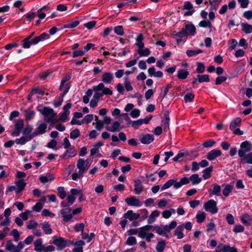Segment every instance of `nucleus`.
Returning <instances> with one entry per match:
<instances>
[{
    "label": "nucleus",
    "mask_w": 252,
    "mask_h": 252,
    "mask_svg": "<svg viewBox=\"0 0 252 252\" xmlns=\"http://www.w3.org/2000/svg\"><path fill=\"white\" fill-rule=\"evenodd\" d=\"M203 208L207 212L212 214H216L218 211L217 206V202L213 199L209 200L204 203Z\"/></svg>",
    "instance_id": "obj_7"
},
{
    "label": "nucleus",
    "mask_w": 252,
    "mask_h": 252,
    "mask_svg": "<svg viewBox=\"0 0 252 252\" xmlns=\"http://www.w3.org/2000/svg\"><path fill=\"white\" fill-rule=\"evenodd\" d=\"M93 90L95 93L93 95V98L99 101L100 97L103 95L102 92H101V90L97 87V85L93 87Z\"/></svg>",
    "instance_id": "obj_35"
},
{
    "label": "nucleus",
    "mask_w": 252,
    "mask_h": 252,
    "mask_svg": "<svg viewBox=\"0 0 252 252\" xmlns=\"http://www.w3.org/2000/svg\"><path fill=\"white\" fill-rule=\"evenodd\" d=\"M199 26L202 28H208L211 29L212 27V24L210 21L208 20H202L198 24Z\"/></svg>",
    "instance_id": "obj_48"
},
{
    "label": "nucleus",
    "mask_w": 252,
    "mask_h": 252,
    "mask_svg": "<svg viewBox=\"0 0 252 252\" xmlns=\"http://www.w3.org/2000/svg\"><path fill=\"white\" fill-rule=\"evenodd\" d=\"M21 218L23 220H26L29 217H32V212L30 210H26L24 212H22L20 214Z\"/></svg>",
    "instance_id": "obj_52"
},
{
    "label": "nucleus",
    "mask_w": 252,
    "mask_h": 252,
    "mask_svg": "<svg viewBox=\"0 0 252 252\" xmlns=\"http://www.w3.org/2000/svg\"><path fill=\"white\" fill-rule=\"evenodd\" d=\"M97 87L101 90L103 95H112L113 94L112 91L109 88L105 87L103 83H99Z\"/></svg>",
    "instance_id": "obj_27"
},
{
    "label": "nucleus",
    "mask_w": 252,
    "mask_h": 252,
    "mask_svg": "<svg viewBox=\"0 0 252 252\" xmlns=\"http://www.w3.org/2000/svg\"><path fill=\"white\" fill-rule=\"evenodd\" d=\"M54 179L53 175L49 173L46 175H41L39 176V180L43 184L53 181Z\"/></svg>",
    "instance_id": "obj_21"
},
{
    "label": "nucleus",
    "mask_w": 252,
    "mask_h": 252,
    "mask_svg": "<svg viewBox=\"0 0 252 252\" xmlns=\"http://www.w3.org/2000/svg\"><path fill=\"white\" fill-rule=\"evenodd\" d=\"M14 185L17 189V191L20 193L24 189L27 183L23 179H19L14 182Z\"/></svg>",
    "instance_id": "obj_24"
},
{
    "label": "nucleus",
    "mask_w": 252,
    "mask_h": 252,
    "mask_svg": "<svg viewBox=\"0 0 252 252\" xmlns=\"http://www.w3.org/2000/svg\"><path fill=\"white\" fill-rule=\"evenodd\" d=\"M137 243V240L135 237L129 236L127 238L126 244L128 246H133Z\"/></svg>",
    "instance_id": "obj_57"
},
{
    "label": "nucleus",
    "mask_w": 252,
    "mask_h": 252,
    "mask_svg": "<svg viewBox=\"0 0 252 252\" xmlns=\"http://www.w3.org/2000/svg\"><path fill=\"white\" fill-rule=\"evenodd\" d=\"M197 79L199 83H200L203 82H209L210 81L209 76L207 74L198 75Z\"/></svg>",
    "instance_id": "obj_49"
},
{
    "label": "nucleus",
    "mask_w": 252,
    "mask_h": 252,
    "mask_svg": "<svg viewBox=\"0 0 252 252\" xmlns=\"http://www.w3.org/2000/svg\"><path fill=\"white\" fill-rule=\"evenodd\" d=\"M95 123L93 124L94 125L95 128L98 131H100L104 127V124L102 120H99L98 119L97 117H95Z\"/></svg>",
    "instance_id": "obj_46"
},
{
    "label": "nucleus",
    "mask_w": 252,
    "mask_h": 252,
    "mask_svg": "<svg viewBox=\"0 0 252 252\" xmlns=\"http://www.w3.org/2000/svg\"><path fill=\"white\" fill-rule=\"evenodd\" d=\"M124 217L130 221L137 220L140 218V214L134 213L132 210H128L124 215Z\"/></svg>",
    "instance_id": "obj_13"
},
{
    "label": "nucleus",
    "mask_w": 252,
    "mask_h": 252,
    "mask_svg": "<svg viewBox=\"0 0 252 252\" xmlns=\"http://www.w3.org/2000/svg\"><path fill=\"white\" fill-rule=\"evenodd\" d=\"M77 154V151L73 147H70L67 149L65 153L61 156L62 158H73Z\"/></svg>",
    "instance_id": "obj_17"
},
{
    "label": "nucleus",
    "mask_w": 252,
    "mask_h": 252,
    "mask_svg": "<svg viewBox=\"0 0 252 252\" xmlns=\"http://www.w3.org/2000/svg\"><path fill=\"white\" fill-rule=\"evenodd\" d=\"M153 228L155 229L156 233H158V235L166 237H168V235L167 234H166L165 231H164L162 225H153Z\"/></svg>",
    "instance_id": "obj_36"
},
{
    "label": "nucleus",
    "mask_w": 252,
    "mask_h": 252,
    "mask_svg": "<svg viewBox=\"0 0 252 252\" xmlns=\"http://www.w3.org/2000/svg\"><path fill=\"white\" fill-rule=\"evenodd\" d=\"M213 170V167L210 166L208 168H205L203 171V178L204 180H206L211 177V172Z\"/></svg>",
    "instance_id": "obj_45"
},
{
    "label": "nucleus",
    "mask_w": 252,
    "mask_h": 252,
    "mask_svg": "<svg viewBox=\"0 0 252 252\" xmlns=\"http://www.w3.org/2000/svg\"><path fill=\"white\" fill-rule=\"evenodd\" d=\"M42 243V239L39 238L36 240L34 242V250L37 252H42V250L44 248V246Z\"/></svg>",
    "instance_id": "obj_26"
},
{
    "label": "nucleus",
    "mask_w": 252,
    "mask_h": 252,
    "mask_svg": "<svg viewBox=\"0 0 252 252\" xmlns=\"http://www.w3.org/2000/svg\"><path fill=\"white\" fill-rule=\"evenodd\" d=\"M184 9L187 10L184 15V16H191L194 12L192 4L189 1H186L184 5Z\"/></svg>",
    "instance_id": "obj_18"
},
{
    "label": "nucleus",
    "mask_w": 252,
    "mask_h": 252,
    "mask_svg": "<svg viewBox=\"0 0 252 252\" xmlns=\"http://www.w3.org/2000/svg\"><path fill=\"white\" fill-rule=\"evenodd\" d=\"M11 235L13 236L15 242H17L19 240L20 234L16 229H14L11 231Z\"/></svg>",
    "instance_id": "obj_62"
},
{
    "label": "nucleus",
    "mask_w": 252,
    "mask_h": 252,
    "mask_svg": "<svg viewBox=\"0 0 252 252\" xmlns=\"http://www.w3.org/2000/svg\"><path fill=\"white\" fill-rule=\"evenodd\" d=\"M5 248L9 252H20L23 249V243L19 242L17 245H15L11 240H9L6 242Z\"/></svg>",
    "instance_id": "obj_4"
},
{
    "label": "nucleus",
    "mask_w": 252,
    "mask_h": 252,
    "mask_svg": "<svg viewBox=\"0 0 252 252\" xmlns=\"http://www.w3.org/2000/svg\"><path fill=\"white\" fill-rule=\"evenodd\" d=\"M166 247V242L162 240L158 242L156 246V252H164Z\"/></svg>",
    "instance_id": "obj_30"
},
{
    "label": "nucleus",
    "mask_w": 252,
    "mask_h": 252,
    "mask_svg": "<svg viewBox=\"0 0 252 252\" xmlns=\"http://www.w3.org/2000/svg\"><path fill=\"white\" fill-rule=\"evenodd\" d=\"M70 86L68 83L61 84L60 89L62 92V96L63 97L68 92Z\"/></svg>",
    "instance_id": "obj_39"
},
{
    "label": "nucleus",
    "mask_w": 252,
    "mask_h": 252,
    "mask_svg": "<svg viewBox=\"0 0 252 252\" xmlns=\"http://www.w3.org/2000/svg\"><path fill=\"white\" fill-rule=\"evenodd\" d=\"M140 114V111L138 109H133L130 113V115L132 118H138Z\"/></svg>",
    "instance_id": "obj_64"
},
{
    "label": "nucleus",
    "mask_w": 252,
    "mask_h": 252,
    "mask_svg": "<svg viewBox=\"0 0 252 252\" xmlns=\"http://www.w3.org/2000/svg\"><path fill=\"white\" fill-rule=\"evenodd\" d=\"M128 206L139 208L143 205V202L135 196L127 197L125 200Z\"/></svg>",
    "instance_id": "obj_9"
},
{
    "label": "nucleus",
    "mask_w": 252,
    "mask_h": 252,
    "mask_svg": "<svg viewBox=\"0 0 252 252\" xmlns=\"http://www.w3.org/2000/svg\"><path fill=\"white\" fill-rule=\"evenodd\" d=\"M79 24V21L78 20L70 22V23L64 25V28L73 29L76 27Z\"/></svg>",
    "instance_id": "obj_55"
},
{
    "label": "nucleus",
    "mask_w": 252,
    "mask_h": 252,
    "mask_svg": "<svg viewBox=\"0 0 252 252\" xmlns=\"http://www.w3.org/2000/svg\"><path fill=\"white\" fill-rule=\"evenodd\" d=\"M137 52L140 57H147L151 54V51L148 48L144 49L143 48L137 49Z\"/></svg>",
    "instance_id": "obj_43"
},
{
    "label": "nucleus",
    "mask_w": 252,
    "mask_h": 252,
    "mask_svg": "<svg viewBox=\"0 0 252 252\" xmlns=\"http://www.w3.org/2000/svg\"><path fill=\"white\" fill-rule=\"evenodd\" d=\"M114 32L119 36H123L124 34V28L122 26H117L114 28Z\"/></svg>",
    "instance_id": "obj_51"
},
{
    "label": "nucleus",
    "mask_w": 252,
    "mask_h": 252,
    "mask_svg": "<svg viewBox=\"0 0 252 252\" xmlns=\"http://www.w3.org/2000/svg\"><path fill=\"white\" fill-rule=\"evenodd\" d=\"M241 162L252 164V152L249 153L247 155H245L244 157L241 158Z\"/></svg>",
    "instance_id": "obj_41"
},
{
    "label": "nucleus",
    "mask_w": 252,
    "mask_h": 252,
    "mask_svg": "<svg viewBox=\"0 0 252 252\" xmlns=\"http://www.w3.org/2000/svg\"><path fill=\"white\" fill-rule=\"evenodd\" d=\"M252 150V144L248 141H245L241 143L240 148L238 150V155L240 158L244 157L246 153L251 151Z\"/></svg>",
    "instance_id": "obj_5"
},
{
    "label": "nucleus",
    "mask_w": 252,
    "mask_h": 252,
    "mask_svg": "<svg viewBox=\"0 0 252 252\" xmlns=\"http://www.w3.org/2000/svg\"><path fill=\"white\" fill-rule=\"evenodd\" d=\"M41 215L44 217H49L53 218L55 216V214L52 213L49 210L44 209L42 210Z\"/></svg>",
    "instance_id": "obj_60"
},
{
    "label": "nucleus",
    "mask_w": 252,
    "mask_h": 252,
    "mask_svg": "<svg viewBox=\"0 0 252 252\" xmlns=\"http://www.w3.org/2000/svg\"><path fill=\"white\" fill-rule=\"evenodd\" d=\"M206 218V214L203 212H199L196 215V221L198 223L202 222Z\"/></svg>",
    "instance_id": "obj_50"
},
{
    "label": "nucleus",
    "mask_w": 252,
    "mask_h": 252,
    "mask_svg": "<svg viewBox=\"0 0 252 252\" xmlns=\"http://www.w3.org/2000/svg\"><path fill=\"white\" fill-rule=\"evenodd\" d=\"M144 39V37L143 33H139L137 35V36L135 38L136 42L135 43V45L138 49L143 48L144 47V43L143 42Z\"/></svg>",
    "instance_id": "obj_19"
},
{
    "label": "nucleus",
    "mask_w": 252,
    "mask_h": 252,
    "mask_svg": "<svg viewBox=\"0 0 252 252\" xmlns=\"http://www.w3.org/2000/svg\"><path fill=\"white\" fill-rule=\"evenodd\" d=\"M42 228L44 232L47 235H50L52 233V229L49 222H43L42 225Z\"/></svg>",
    "instance_id": "obj_32"
},
{
    "label": "nucleus",
    "mask_w": 252,
    "mask_h": 252,
    "mask_svg": "<svg viewBox=\"0 0 252 252\" xmlns=\"http://www.w3.org/2000/svg\"><path fill=\"white\" fill-rule=\"evenodd\" d=\"M160 212L157 210L153 211L148 218L147 222L148 224H152L154 223L156 219L159 217Z\"/></svg>",
    "instance_id": "obj_23"
},
{
    "label": "nucleus",
    "mask_w": 252,
    "mask_h": 252,
    "mask_svg": "<svg viewBox=\"0 0 252 252\" xmlns=\"http://www.w3.org/2000/svg\"><path fill=\"white\" fill-rule=\"evenodd\" d=\"M47 125L45 123L39 124L36 130L32 134V137H34L38 135L43 134L45 133Z\"/></svg>",
    "instance_id": "obj_12"
},
{
    "label": "nucleus",
    "mask_w": 252,
    "mask_h": 252,
    "mask_svg": "<svg viewBox=\"0 0 252 252\" xmlns=\"http://www.w3.org/2000/svg\"><path fill=\"white\" fill-rule=\"evenodd\" d=\"M80 135V132L77 128L71 131L70 133V138L72 139H75Z\"/></svg>",
    "instance_id": "obj_56"
},
{
    "label": "nucleus",
    "mask_w": 252,
    "mask_h": 252,
    "mask_svg": "<svg viewBox=\"0 0 252 252\" xmlns=\"http://www.w3.org/2000/svg\"><path fill=\"white\" fill-rule=\"evenodd\" d=\"M93 90L95 93L93 95V98L99 101L100 97L103 95L102 92H101V90L97 87V85L93 87Z\"/></svg>",
    "instance_id": "obj_34"
},
{
    "label": "nucleus",
    "mask_w": 252,
    "mask_h": 252,
    "mask_svg": "<svg viewBox=\"0 0 252 252\" xmlns=\"http://www.w3.org/2000/svg\"><path fill=\"white\" fill-rule=\"evenodd\" d=\"M41 113L45 116V120L50 123H53L56 114L53 109L49 107H44Z\"/></svg>",
    "instance_id": "obj_6"
},
{
    "label": "nucleus",
    "mask_w": 252,
    "mask_h": 252,
    "mask_svg": "<svg viewBox=\"0 0 252 252\" xmlns=\"http://www.w3.org/2000/svg\"><path fill=\"white\" fill-rule=\"evenodd\" d=\"M240 220L244 224L249 225L252 222V216L246 213L242 215Z\"/></svg>",
    "instance_id": "obj_25"
},
{
    "label": "nucleus",
    "mask_w": 252,
    "mask_h": 252,
    "mask_svg": "<svg viewBox=\"0 0 252 252\" xmlns=\"http://www.w3.org/2000/svg\"><path fill=\"white\" fill-rule=\"evenodd\" d=\"M154 140L153 135L146 134L142 135L140 138V140L142 144H149L152 142Z\"/></svg>",
    "instance_id": "obj_20"
},
{
    "label": "nucleus",
    "mask_w": 252,
    "mask_h": 252,
    "mask_svg": "<svg viewBox=\"0 0 252 252\" xmlns=\"http://www.w3.org/2000/svg\"><path fill=\"white\" fill-rule=\"evenodd\" d=\"M196 32V28L192 24H187L186 25L185 29L178 32L177 36L183 37L188 35L193 36Z\"/></svg>",
    "instance_id": "obj_3"
},
{
    "label": "nucleus",
    "mask_w": 252,
    "mask_h": 252,
    "mask_svg": "<svg viewBox=\"0 0 252 252\" xmlns=\"http://www.w3.org/2000/svg\"><path fill=\"white\" fill-rule=\"evenodd\" d=\"M60 214L63 218V220L66 222L71 221L72 219V214L70 212V209L69 208L62 209Z\"/></svg>",
    "instance_id": "obj_10"
},
{
    "label": "nucleus",
    "mask_w": 252,
    "mask_h": 252,
    "mask_svg": "<svg viewBox=\"0 0 252 252\" xmlns=\"http://www.w3.org/2000/svg\"><path fill=\"white\" fill-rule=\"evenodd\" d=\"M153 227L152 225H146L138 228V236L142 239H145L147 242H150L154 236L152 233H148Z\"/></svg>",
    "instance_id": "obj_2"
},
{
    "label": "nucleus",
    "mask_w": 252,
    "mask_h": 252,
    "mask_svg": "<svg viewBox=\"0 0 252 252\" xmlns=\"http://www.w3.org/2000/svg\"><path fill=\"white\" fill-rule=\"evenodd\" d=\"M113 79V74L110 72H104L101 76L102 83L105 84H111Z\"/></svg>",
    "instance_id": "obj_14"
},
{
    "label": "nucleus",
    "mask_w": 252,
    "mask_h": 252,
    "mask_svg": "<svg viewBox=\"0 0 252 252\" xmlns=\"http://www.w3.org/2000/svg\"><path fill=\"white\" fill-rule=\"evenodd\" d=\"M234 186L230 184L226 185L222 190V194L225 196H228L232 191Z\"/></svg>",
    "instance_id": "obj_42"
},
{
    "label": "nucleus",
    "mask_w": 252,
    "mask_h": 252,
    "mask_svg": "<svg viewBox=\"0 0 252 252\" xmlns=\"http://www.w3.org/2000/svg\"><path fill=\"white\" fill-rule=\"evenodd\" d=\"M189 72L187 69H181L178 71L177 77L181 80L185 79L189 75Z\"/></svg>",
    "instance_id": "obj_37"
},
{
    "label": "nucleus",
    "mask_w": 252,
    "mask_h": 252,
    "mask_svg": "<svg viewBox=\"0 0 252 252\" xmlns=\"http://www.w3.org/2000/svg\"><path fill=\"white\" fill-rule=\"evenodd\" d=\"M82 238L84 240H86L87 243L90 242L94 238L95 234L94 233H91L90 234L84 233L81 234Z\"/></svg>",
    "instance_id": "obj_47"
},
{
    "label": "nucleus",
    "mask_w": 252,
    "mask_h": 252,
    "mask_svg": "<svg viewBox=\"0 0 252 252\" xmlns=\"http://www.w3.org/2000/svg\"><path fill=\"white\" fill-rule=\"evenodd\" d=\"M105 128L109 132H116L120 131L123 128V126L119 122L115 121L112 124L111 126H106Z\"/></svg>",
    "instance_id": "obj_15"
},
{
    "label": "nucleus",
    "mask_w": 252,
    "mask_h": 252,
    "mask_svg": "<svg viewBox=\"0 0 252 252\" xmlns=\"http://www.w3.org/2000/svg\"><path fill=\"white\" fill-rule=\"evenodd\" d=\"M202 52L203 51L200 49H197L196 50H188L186 51L187 55L189 57L196 56L199 54L202 53Z\"/></svg>",
    "instance_id": "obj_44"
},
{
    "label": "nucleus",
    "mask_w": 252,
    "mask_h": 252,
    "mask_svg": "<svg viewBox=\"0 0 252 252\" xmlns=\"http://www.w3.org/2000/svg\"><path fill=\"white\" fill-rule=\"evenodd\" d=\"M57 190L59 193V196L62 199H64L66 196V192L64 190V188L63 187H59L57 188Z\"/></svg>",
    "instance_id": "obj_61"
},
{
    "label": "nucleus",
    "mask_w": 252,
    "mask_h": 252,
    "mask_svg": "<svg viewBox=\"0 0 252 252\" xmlns=\"http://www.w3.org/2000/svg\"><path fill=\"white\" fill-rule=\"evenodd\" d=\"M221 152L220 150L213 149L208 153L207 158L209 160H213L221 155Z\"/></svg>",
    "instance_id": "obj_16"
},
{
    "label": "nucleus",
    "mask_w": 252,
    "mask_h": 252,
    "mask_svg": "<svg viewBox=\"0 0 252 252\" xmlns=\"http://www.w3.org/2000/svg\"><path fill=\"white\" fill-rule=\"evenodd\" d=\"M24 126V121L23 120H19L14 125V129L11 132L13 136H18L20 135L21 130Z\"/></svg>",
    "instance_id": "obj_11"
},
{
    "label": "nucleus",
    "mask_w": 252,
    "mask_h": 252,
    "mask_svg": "<svg viewBox=\"0 0 252 252\" xmlns=\"http://www.w3.org/2000/svg\"><path fill=\"white\" fill-rule=\"evenodd\" d=\"M53 243L60 250H63L66 246L73 244L71 241L65 240L62 237L57 238L56 236L53 237Z\"/></svg>",
    "instance_id": "obj_8"
},
{
    "label": "nucleus",
    "mask_w": 252,
    "mask_h": 252,
    "mask_svg": "<svg viewBox=\"0 0 252 252\" xmlns=\"http://www.w3.org/2000/svg\"><path fill=\"white\" fill-rule=\"evenodd\" d=\"M189 181H191L193 185H197L199 184L201 181V178H199V176L197 174H193L190 176Z\"/></svg>",
    "instance_id": "obj_40"
},
{
    "label": "nucleus",
    "mask_w": 252,
    "mask_h": 252,
    "mask_svg": "<svg viewBox=\"0 0 252 252\" xmlns=\"http://www.w3.org/2000/svg\"><path fill=\"white\" fill-rule=\"evenodd\" d=\"M32 138H33V137H32V135L31 134V136L25 135L20 138L16 139L15 141L17 144L24 145L27 142L30 141Z\"/></svg>",
    "instance_id": "obj_29"
},
{
    "label": "nucleus",
    "mask_w": 252,
    "mask_h": 252,
    "mask_svg": "<svg viewBox=\"0 0 252 252\" xmlns=\"http://www.w3.org/2000/svg\"><path fill=\"white\" fill-rule=\"evenodd\" d=\"M184 94H185L184 98L186 102H191L194 98L193 94L189 90H186Z\"/></svg>",
    "instance_id": "obj_28"
},
{
    "label": "nucleus",
    "mask_w": 252,
    "mask_h": 252,
    "mask_svg": "<svg viewBox=\"0 0 252 252\" xmlns=\"http://www.w3.org/2000/svg\"><path fill=\"white\" fill-rule=\"evenodd\" d=\"M85 225L83 223H77L74 226V229L77 232H81V234L84 233Z\"/></svg>",
    "instance_id": "obj_59"
},
{
    "label": "nucleus",
    "mask_w": 252,
    "mask_h": 252,
    "mask_svg": "<svg viewBox=\"0 0 252 252\" xmlns=\"http://www.w3.org/2000/svg\"><path fill=\"white\" fill-rule=\"evenodd\" d=\"M220 186L215 184L214 185V187L212 190L211 194L213 195L219 196L220 195Z\"/></svg>",
    "instance_id": "obj_53"
},
{
    "label": "nucleus",
    "mask_w": 252,
    "mask_h": 252,
    "mask_svg": "<svg viewBox=\"0 0 252 252\" xmlns=\"http://www.w3.org/2000/svg\"><path fill=\"white\" fill-rule=\"evenodd\" d=\"M242 121L240 117H237L233 119L230 123L229 128L231 130L234 129L235 128H237V127L239 126L240 124Z\"/></svg>",
    "instance_id": "obj_31"
},
{
    "label": "nucleus",
    "mask_w": 252,
    "mask_h": 252,
    "mask_svg": "<svg viewBox=\"0 0 252 252\" xmlns=\"http://www.w3.org/2000/svg\"><path fill=\"white\" fill-rule=\"evenodd\" d=\"M184 228V226L183 224L179 225L176 229L174 232V234L177 236V238L179 239H181L183 238L184 236V235L183 233V231Z\"/></svg>",
    "instance_id": "obj_33"
},
{
    "label": "nucleus",
    "mask_w": 252,
    "mask_h": 252,
    "mask_svg": "<svg viewBox=\"0 0 252 252\" xmlns=\"http://www.w3.org/2000/svg\"><path fill=\"white\" fill-rule=\"evenodd\" d=\"M242 30L246 33H251L252 32V26L247 23H242L241 24Z\"/></svg>",
    "instance_id": "obj_38"
},
{
    "label": "nucleus",
    "mask_w": 252,
    "mask_h": 252,
    "mask_svg": "<svg viewBox=\"0 0 252 252\" xmlns=\"http://www.w3.org/2000/svg\"><path fill=\"white\" fill-rule=\"evenodd\" d=\"M174 183V179H170L167 181L161 187V191L164 190L166 189H169L172 186H173Z\"/></svg>",
    "instance_id": "obj_54"
},
{
    "label": "nucleus",
    "mask_w": 252,
    "mask_h": 252,
    "mask_svg": "<svg viewBox=\"0 0 252 252\" xmlns=\"http://www.w3.org/2000/svg\"><path fill=\"white\" fill-rule=\"evenodd\" d=\"M38 225L36 221L34 220H32L29 221L27 225V228L29 229H33L35 228Z\"/></svg>",
    "instance_id": "obj_63"
},
{
    "label": "nucleus",
    "mask_w": 252,
    "mask_h": 252,
    "mask_svg": "<svg viewBox=\"0 0 252 252\" xmlns=\"http://www.w3.org/2000/svg\"><path fill=\"white\" fill-rule=\"evenodd\" d=\"M144 186L139 180L134 181V192L136 194L139 195L143 190Z\"/></svg>",
    "instance_id": "obj_22"
},
{
    "label": "nucleus",
    "mask_w": 252,
    "mask_h": 252,
    "mask_svg": "<svg viewBox=\"0 0 252 252\" xmlns=\"http://www.w3.org/2000/svg\"><path fill=\"white\" fill-rule=\"evenodd\" d=\"M91 164V159L80 158L78 159L76 167L78 169V172H74L71 175V178L73 181H77L82 178L85 173L89 169Z\"/></svg>",
    "instance_id": "obj_1"
},
{
    "label": "nucleus",
    "mask_w": 252,
    "mask_h": 252,
    "mask_svg": "<svg viewBox=\"0 0 252 252\" xmlns=\"http://www.w3.org/2000/svg\"><path fill=\"white\" fill-rule=\"evenodd\" d=\"M197 68L196 69V71L198 73H202L204 72L205 70V65L203 63L198 62L197 63Z\"/></svg>",
    "instance_id": "obj_58"
}]
</instances>
